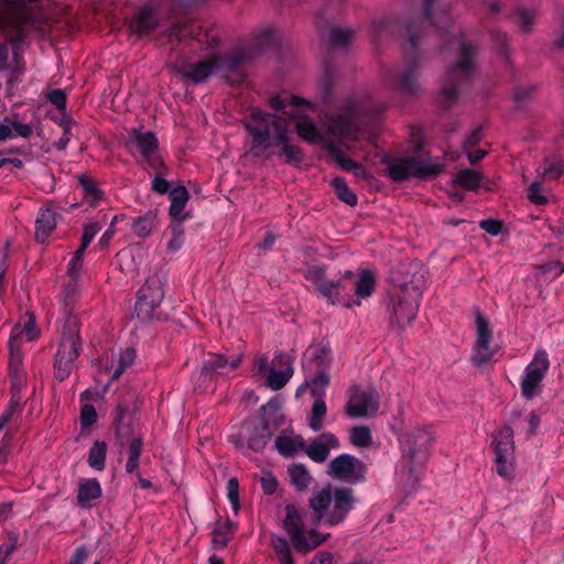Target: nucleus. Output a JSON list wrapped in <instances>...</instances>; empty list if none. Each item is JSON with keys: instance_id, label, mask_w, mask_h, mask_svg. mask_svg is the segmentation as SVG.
Masks as SVG:
<instances>
[{"instance_id": "1", "label": "nucleus", "mask_w": 564, "mask_h": 564, "mask_svg": "<svg viewBox=\"0 0 564 564\" xmlns=\"http://www.w3.org/2000/svg\"><path fill=\"white\" fill-rule=\"evenodd\" d=\"M436 0H423V12L420 19H412L404 25V35L406 41L403 44L405 67L403 70L397 68L387 69L383 78L387 85L392 89L403 94H416L420 89L417 84V72L420 65V43L421 36L426 28H438L433 14V7ZM444 24L440 29H445L448 23V15H442Z\"/></svg>"}, {"instance_id": "2", "label": "nucleus", "mask_w": 564, "mask_h": 564, "mask_svg": "<svg viewBox=\"0 0 564 564\" xmlns=\"http://www.w3.org/2000/svg\"><path fill=\"white\" fill-rule=\"evenodd\" d=\"M386 106L368 95L348 97L343 107L327 117L328 131L350 141L367 139L373 142Z\"/></svg>"}, {"instance_id": "3", "label": "nucleus", "mask_w": 564, "mask_h": 564, "mask_svg": "<svg viewBox=\"0 0 564 564\" xmlns=\"http://www.w3.org/2000/svg\"><path fill=\"white\" fill-rule=\"evenodd\" d=\"M290 119L264 112L259 108L252 109L245 123L246 130L252 137V154L261 156L271 147L272 135L274 145L280 148V154L285 156V163H302L304 156L301 149L290 143Z\"/></svg>"}, {"instance_id": "4", "label": "nucleus", "mask_w": 564, "mask_h": 564, "mask_svg": "<svg viewBox=\"0 0 564 564\" xmlns=\"http://www.w3.org/2000/svg\"><path fill=\"white\" fill-rule=\"evenodd\" d=\"M40 0H0V32L11 44L15 67L11 70L8 84L20 82L23 70L20 68L19 53L20 44L29 34L31 13L28 3H35Z\"/></svg>"}, {"instance_id": "5", "label": "nucleus", "mask_w": 564, "mask_h": 564, "mask_svg": "<svg viewBox=\"0 0 564 564\" xmlns=\"http://www.w3.org/2000/svg\"><path fill=\"white\" fill-rule=\"evenodd\" d=\"M449 46L458 47L459 58L446 69L442 84L446 108L452 107L457 100L458 91L471 83L477 55V46L468 42L462 32L449 34L447 43L442 48L446 50Z\"/></svg>"}, {"instance_id": "6", "label": "nucleus", "mask_w": 564, "mask_h": 564, "mask_svg": "<svg viewBox=\"0 0 564 564\" xmlns=\"http://www.w3.org/2000/svg\"><path fill=\"white\" fill-rule=\"evenodd\" d=\"M205 0H170L166 4L167 19L170 26L166 35L170 41L180 42L195 40L204 44L207 50H214L219 46L220 40L214 29H203L200 25L188 19L189 11L203 3Z\"/></svg>"}, {"instance_id": "7", "label": "nucleus", "mask_w": 564, "mask_h": 564, "mask_svg": "<svg viewBox=\"0 0 564 564\" xmlns=\"http://www.w3.org/2000/svg\"><path fill=\"white\" fill-rule=\"evenodd\" d=\"M355 502L356 499L351 488H333L330 484L313 492L308 500L315 519L328 527L338 525L344 522L348 513L354 509Z\"/></svg>"}, {"instance_id": "8", "label": "nucleus", "mask_w": 564, "mask_h": 564, "mask_svg": "<svg viewBox=\"0 0 564 564\" xmlns=\"http://www.w3.org/2000/svg\"><path fill=\"white\" fill-rule=\"evenodd\" d=\"M433 441L432 432L423 427H414L399 438L402 453L399 469L406 475L409 485L415 486L420 481V468L427 460Z\"/></svg>"}, {"instance_id": "9", "label": "nucleus", "mask_w": 564, "mask_h": 564, "mask_svg": "<svg viewBox=\"0 0 564 564\" xmlns=\"http://www.w3.org/2000/svg\"><path fill=\"white\" fill-rule=\"evenodd\" d=\"M423 143L415 142L412 145V155L398 158L386 156L382 163L387 167L388 176L393 182H403L411 177L427 180L436 177L443 172L440 163H430L422 153Z\"/></svg>"}, {"instance_id": "10", "label": "nucleus", "mask_w": 564, "mask_h": 564, "mask_svg": "<svg viewBox=\"0 0 564 564\" xmlns=\"http://www.w3.org/2000/svg\"><path fill=\"white\" fill-rule=\"evenodd\" d=\"M422 295L421 288L414 282L403 283L388 293V314L391 328L401 330L414 321Z\"/></svg>"}, {"instance_id": "11", "label": "nucleus", "mask_w": 564, "mask_h": 564, "mask_svg": "<svg viewBox=\"0 0 564 564\" xmlns=\"http://www.w3.org/2000/svg\"><path fill=\"white\" fill-rule=\"evenodd\" d=\"M354 39L355 31L352 29L332 26L328 32L329 56L324 61V72L317 87L318 97L325 106H330L335 100L334 86L337 79V69L330 54L337 50L346 52Z\"/></svg>"}, {"instance_id": "12", "label": "nucleus", "mask_w": 564, "mask_h": 564, "mask_svg": "<svg viewBox=\"0 0 564 564\" xmlns=\"http://www.w3.org/2000/svg\"><path fill=\"white\" fill-rule=\"evenodd\" d=\"M304 509H299L292 503L285 506L283 529L286 531L290 542L295 551L306 554L318 547L327 535H322L315 529L305 530Z\"/></svg>"}, {"instance_id": "13", "label": "nucleus", "mask_w": 564, "mask_h": 564, "mask_svg": "<svg viewBox=\"0 0 564 564\" xmlns=\"http://www.w3.org/2000/svg\"><path fill=\"white\" fill-rule=\"evenodd\" d=\"M303 276L312 283L318 296L325 299L329 305H336L340 301V294L347 291V281L354 280L355 273L346 270L338 279H328L325 264H311L304 270Z\"/></svg>"}, {"instance_id": "14", "label": "nucleus", "mask_w": 564, "mask_h": 564, "mask_svg": "<svg viewBox=\"0 0 564 564\" xmlns=\"http://www.w3.org/2000/svg\"><path fill=\"white\" fill-rule=\"evenodd\" d=\"M164 299L163 282L160 276L152 275L147 279L145 283L138 291L134 313L141 322H150L152 319L162 321L159 310Z\"/></svg>"}, {"instance_id": "15", "label": "nucleus", "mask_w": 564, "mask_h": 564, "mask_svg": "<svg viewBox=\"0 0 564 564\" xmlns=\"http://www.w3.org/2000/svg\"><path fill=\"white\" fill-rule=\"evenodd\" d=\"M278 402L270 400L260 408V414L248 435V447L256 453L262 452L278 429Z\"/></svg>"}, {"instance_id": "16", "label": "nucleus", "mask_w": 564, "mask_h": 564, "mask_svg": "<svg viewBox=\"0 0 564 564\" xmlns=\"http://www.w3.org/2000/svg\"><path fill=\"white\" fill-rule=\"evenodd\" d=\"M243 354L229 358L223 354L208 352L202 362L199 380L210 382L218 377L228 376L229 372L235 371L240 366Z\"/></svg>"}, {"instance_id": "17", "label": "nucleus", "mask_w": 564, "mask_h": 564, "mask_svg": "<svg viewBox=\"0 0 564 564\" xmlns=\"http://www.w3.org/2000/svg\"><path fill=\"white\" fill-rule=\"evenodd\" d=\"M116 445L119 447L120 454L127 455L124 469L127 474H134L139 470L141 455L143 452V438L140 435H131L128 429L118 426L116 429Z\"/></svg>"}, {"instance_id": "18", "label": "nucleus", "mask_w": 564, "mask_h": 564, "mask_svg": "<svg viewBox=\"0 0 564 564\" xmlns=\"http://www.w3.org/2000/svg\"><path fill=\"white\" fill-rule=\"evenodd\" d=\"M549 368L547 352L543 349L536 350L532 361L525 367L524 376L521 380V392L527 400L534 397L535 390L543 381Z\"/></svg>"}, {"instance_id": "19", "label": "nucleus", "mask_w": 564, "mask_h": 564, "mask_svg": "<svg viewBox=\"0 0 564 564\" xmlns=\"http://www.w3.org/2000/svg\"><path fill=\"white\" fill-rule=\"evenodd\" d=\"M330 475L334 478L358 484L365 480L366 464L350 454H340L329 464Z\"/></svg>"}, {"instance_id": "20", "label": "nucleus", "mask_w": 564, "mask_h": 564, "mask_svg": "<svg viewBox=\"0 0 564 564\" xmlns=\"http://www.w3.org/2000/svg\"><path fill=\"white\" fill-rule=\"evenodd\" d=\"M476 328L477 338L475 341L474 354L471 360L475 366H482L491 360L494 351L490 349L492 340V330L486 316L480 310L476 311Z\"/></svg>"}, {"instance_id": "21", "label": "nucleus", "mask_w": 564, "mask_h": 564, "mask_svg": "<svg viewBox=\"0 0 564 564\" xmlns=\"http://www.w3.org/2000/svg\"><path fill=\"white\" fill-rule=\"evenodd\" d=\"M379 409L377 392L369 389L354 387L347 403V413L351 417H362L376 413Z\"/></svg>"}, {"instance_id": "22", "label": "nucleus", "mask_w": 564, "mask_h": 564, "mask_svg": "<svg viewBox=\"0 0 564 564\" xmlns=\"http://www.w3.org/2000/svg\"><path fill=\"white\" fill-rule=\"evenodd\" d=\"M130 141L151 169L160 170L164 166L163 160L158 154L159 141L153 132L133 131Z\"/></svg>"}, {"instance_id": "23", "label": "nucleus", "mask_w": 564, "mask_h": 564, "mask_svg": "<svg viewBox=\"0 0 564 564\" xmlns=\"http://www.w3.org/2000/svg\"><path fill=\"white\" fill-rule=\"evenodd\" d=\"M80 346L69 341H59L54 357V378L59 382L65 381L72 373L74 361L79 357Z\"/></svg>"}, {"instance_id": "24", "label": "nucleus", "mask_w": 564, "mask_h": 564, "mask_svg": "<svg viewBox=\"0 0 564 564\" xmlns=\"http://www.w3.org/2000/svg\"><path fill=\"white\" fill-rule=\"evenodd\" d=\"M251 57V52L242 47L234 48L224 55H213L216 72L225 73L227 82H229V75H237L240 79L242 77L240 68Z\"/></svg>"}, {"instance_id": "25", "label": "nucleus", "mask_w": 564, "mask_h": 564, "mask_svg": "<svg viewBox=\"0 0 564 564\" xmlns=\"http://www.w3.org/2000/svg\"><path fill=\"white\" fill-rule=\"evenodd\" d=\"M123 7L124 3L119 0H82L79 11L83 14L91 13L95 19L111 22L122 13Z\"/></svg>"}, {"instance_id": "26", "label": "nucleus", "mask_w": 564, "mask_h": 564, "mask_svg": "<svg viewBox=\"0 0 564 564\" xmlns=\"http://www.w3.org/2000/svg\"><path fill=\"white\" fill-rule=\"evenodd\" d=\"M178 73L186 82L192 84H202L206 82L212 74L216 73V65L213 55L205 59L186 63Z\"/></svg>"}, {"instance_id": "27", "label": "nucleus", "mask_w": 564, "mask_h": 564, "mask_svg": "<svg viewBox=\"0 0 564 564\" xmlns=\"http://www.w3.org/2000/svg\"><path fill=\"white\" fill-rule=\"evenodd\" d=\"M158 26L156 11L148 4L140 8L129 22L130 31L139 36L152 33Z\"/></svg>"}, {"instance_id": "28", "label": "nucleus", "mask_w": 564, "mask_h": 564, "mask_svg": "<svg viewBox=\"0 0 564 564\" xmlns=\"http://www.w3.org/2000/svg\"><path fill=\"white\" fill-rule=\"evenodd\" d=\"M339 442L332 433H323L319 438L312 440V442L302 448L306 455L315 463H324L329 456L330 448H337Z\"/></svg>"}, {"instance_id": "29", "label": "nucleus", "mask_w": 564, "mask_h": 564, "mask_svg": "<svg viewBox=\"0 0 564 564\" xmlns=\"http://www.w3.org/2000/svg\"><path fill=\"white\" fill-rule=\"evenodd\" d=\"M48 11L50 12L45 17L47 21H51L52 23L63 22L68 32H75L78 30L79 21L77 14L74 13L72 6L54 2L51 4Z\"/></svg>"}, {"instance_id": "30", "label": "nucleus", "mask_w": 564, "mask_h": 564, "mask_svg": "<svg viewBox=\"0 0 564 564\" xmlns=\"http://www.w3.org/2000/svg\"><path fill=\"white\" fill-rule=\"evenodd\" d=\"M330 348L327 346L317 345L311 347L308 355L302 362L304 373L313 370L328 371L330 367Z\"/></svg>"}, {"instance_id": "31", "label": "nucleus", "mask_w": 564, "mask_h": 564, "mask_svg": "<svg viewBox=\"0 0 564 564\" xmlns=\"http://www.w3.org/2000/svg\"><path fill=\"white\" fill-rule=\"evenodd\" d=\"M9 348V372L13 389H20L22 384V365L24 352L22 345L18 341L8 340Z\"/></svg>"}, {"instance_id": "32", "label": "nucleus", "mask_w": 564, "mask_h": 564, "mask_svg": "<svg viewBox=\"0 0 564 564\" xmlns=\"http://www.w3.org/2000/svg\"><path fill=\"white\" fill-rule=\"evenodd\" d=\"M171 205L169 214L172 221H184L188 218V214H183L185 206L189 200V193L184 185L173 187L169 194Z\"/></svg>"}, {"instance_id": "33", "label": "nucleus", "mask_w": 564, "mask_h": 564, "mask_svg": "<svg viewBox=\"0 0 564 564\" xmlns=\"http://www.w3.org/2000/svg\"><path fill=\"white\" fill-rule=\"evenodd\" d=\"M56 213L51 206L42 207L35 219L36 240L44 243L56 227Z\"/></svg>"}, {"instance_id": "34", "label": "nucleus", "mask_w": 564, "mask_h": 564, "mask_svg": "<svg viewBox=\"0 0 564 564\" xmlns=\"http://www.w3.org/2000/svg\"><path fill=\"white\" fill-rule=\"evenodd\" d=\"M513 431L510 426H503L497 435L494 436L492 446L495 453V462L500 463L513 452Z\"/></svg>"}, {"instance_id": "35", "label": "nucleus", "mask_w": 564, "mask_h": 564, "mask_svg": "<svg viewBox=\"0 0 564 564\" xmlns=\"http://www.w3.org/2000/svg\"><path fill=\"white\" fill-rule=\"evenodd\" d=\"M280 42V34L275 29L265 28L254 33L252 39L251 56L267 50L276 48Z\"/></svg>"}, {"instance_id": "36", "label": "nucleus", "mask_w": 564, "mask_h": 564, "mask_svg": "<svg viewBox=\"0 0 564 564\" xmlns=\"http://www.w3.org/2000/svg\"><path fill=\"white\" fill-rule=\"evenodd\" d=\"M102 495V489L96 478L83 480L78 486L77 502L82 508H90L93 501L99 499Z\"/></svg>"}, {"instance_id": "37", "label": "nucleus", "mask_w": 564, "mask_h": 564, "mask_svg": "<svg viewBox=\"0 0 564 564\" xmlns=\"http://www.w3.org/2000/svg\"><path fill=\"white\" fill-rule=\"evenodd\" d=\"M78 185L82 189L83 198L89 204V207L95 208L104 199L105 193L98 187L94 178L87 175H79Z\"/></svg>"}, {"instance_id": "38", "label": "nucleus", "mask_w": 564, "mask_h": 564, "mask_svg": "<svg viewBox=\"0 0 564 564\" xmlns=\"http://www.w3.org/2000/svg\"><path fill=\"white\" fill-rule=\"evenodd\" d=\"M330 382L328 371L313 370L305 373V386L310 388L314 398H324L325 390Z\"/></svg>"}, {"instance_id": "39", "label": "nucleus", "mask_w": 564, "mask_h": 564, "mask_svg": "<svg viewBox=\"0 0 564 564\" xmlns=\"http://www.w3.org/2000/svg\"><path fill=\"white\" fill-rule=\"evenodd\" d=\"M159 226L156 210H149L144 215L138 216L132 221V231L140 238L149 237Z\"/></svg>"}, {"instance_id": "40", "label": "nucleus", "mask_w": 564, "mask_h": 564, "mask_svg": "<svg viewBox=\"0 0 564 564\" xmlns=\"http://www.w3.org/2000/svg\"><path fill=\"white\" fill-rule=\"evenodd\" d=\"M350 282L358 299H367L376 290V276L370 270H361L358 278L355 276Z\"/></svg>"}, {"instance_id": "41", "label": "nucleus", "mask_w": 564, "mask_h": 564, "mask_svg": "<svg viewBox=\"0 0 564 564\" xmlns=\"http://www.w3.org/2000/svg\"><path fill=\"white\" fill-rule=\"evenodd\" d=\"M26 337L28 341H34L39 338L40 332L35 325V318L33 315L29 317V319L24 323L23 326L17 324L12 327L9 336V340L18 341L20 345H23V337Z\"/></svg>"}, {"instance_id": "42", "label": "nucleus", "mask_w": 564, "mask_h": 564, "mask_svg": "<svg viewBox=\"0 0 564 564\" xmlns=\"http://www.w3.org/2000/svg\"><path fill=\"white\" fill-rule=\"evenodd\" d=\"M288 474L290 476L291 485H293L297 491H305L312 481L310 471L300 463L289 466Z\"/></svg>"}, {"instance_id": "43", "label": "nucleus", "mask_w": 564, "mask_h": 564, "mask_svg": "<svg viewBox=\"0 0 564 564\" xmlns=\"http://www.w3.org/2000/svg\"><path fill=\"white\" fill-rule=\"evenodd\" d=\"M65 315L63 328H62V337L59 341H69L75 346H80V336H79V325L77 317L73 314V311L69 313H63Z\"/></svg>"}, {"instance_id": "44", "label": "nucleus", "mask_w": 564, "mask_h": 564, "mask_svg": "<svg viewBox=\"0 0 564 564\" xmlns=\"http://www.w3.org/2000/svg\"><path fill=\"white\" fill-rule=\"evenodd\" d=\"M275 448L282 456L291 457L299 448H305V440L300 435L295 437L279 435L275 438Z\"/></svg>"}, {"instance_id": "45", "label": "nucleus", "mask_w": 564, "mask_h": 564, "mask_svg": "<svg viewBox=\"0 0 564 564\" xmlns=\"http://www.w3.org/2000/svg\"><path fill=\"white\" fill-rule=\"evenodd\" d=\"M107 444L105 441H95L89 448L87 463L89 467L95 470L101 471L106 467Z\"/></svg>"}, {"instance_id": "46", "label": "nucleus", "mask_w": 564, "mask_h": 564, "mask_svg": "<svg viewBox=\"0 0 564 564\" xmlns=\"http://www.w3.org/2000/svg\"><path fill=\"white\" fill-rule=\"evenodd\" d=\"M270 545L278 557L279 564H294L292 550L285 538L272 534Z\"/></svg>"}, {"instance_id": "47", "label": "nucleus", "mask_w": 564, "mask_h": 564, "mask_svg": "<svg viewBox=\"0 0 564 564\" xmlns=\"http://www.w3.org/2000/svg\"><path fill=\"white\" fill-rule=\"evenodd\" d=\"M330 186L339 200L351 207L358 204L357 195L348 187L344 177H334L330 182Z\"/></svg>"}, {"instance_id": "48", "label": "nucleus", "mask_w": 564, "mask_h": 564, "mask_svg": "<svg viewBox=\"0 0 564 564\" xmlns=\"http://www.w3.org/2000/svg\"><path fill=\"white\" fill-rule=\"evenodd\" d=\"M78 295V282L75 279H70L63 285L62 293L59 295V302L62 304L63 313H69L74 310L75 303Z\"/></svg>"}, {"instance_id": "49", "label": "nucleus", "mask_w": 564, "mask_h": 564, "mask_svg": "<svg viewBox=\"0 0 564 564\" xmlns=\"http://www.w3.org/2000/svg\"><path fill=\"white\" fill-rule=\"evenodd\" d=\"M481 178L482 176L478 172L470 169H464L456 174L454 184L468 191H475L479 187Z\"/></svg>"}, {"instance_id": "50", "label": "nucleus", "mask_w": 564, "mask_h": 564, "mask_svg": "<svg viewBox=\"0 0 564 564\" xmlns=\"http://www.w3.org/2000/svg\"><path fill=\"white\" fill-rule=\"evenodd\" d=\"M295 128L299 137L308 143H316L321 139V134L316 124L308 118L296 122Z\"/></svg>"}, {"instance_id": "51", "label": "nucleus", "mask_w": 564, "mask_h": 564, "mask_svg": "<svg viewBox=\"0 0 564 564\" xmlns=\"http://www.w3.org/2000/svg\"><path fill=\"white\" fill-rule=\"evenodd\" d=\"M325 150L330 159L338 164L344 171L350 172L356 161L345 156L340 148L333 141L325 144Z\"/></svg>"}, {"instance_id": "52", "label": "nucleus", "mask_w": 564, "mask_h": 564, "mask_svg": "<svg viewBox=\"0 0 564 564\" xmlns=\"http://www.w3.org/2000/svg\"><path fill=\"white\" fill-rule=\"evenodd\" d=\"M327 412V406L324 398H315V401L312 405L311 415L308 417L310 427L317 432L322 430L323 419Z\"/></svg>"}, {"instance_id": "53", "label": "nucleus", "mask_w": 564, "mask_h": 564, "mask_svg": "<svg viewBox=\"0 0 564 564\" xmlns=\"http://www.w3.org/2000/svg\"><path fill=\"white\" fill-rule=\"evenodd\" d=\"M370 32L375 40H378L386 34H393L395 32V22L392 18L372 20Z\"/></svg>"}, {"instance_id": "54", "label": "nucleus", "mask_w": 564, "mask_h": 564, "mask_svg": "<svg viewBox=\"0 0 564 564\" xmlns=\"http://www.w3.org/2000/svg\"><path fill=\"white\" fill-rule=\"evenodd\" d=\"M184 221H172L171 234L172 237L167 242V250L170 252L178 251L185 242V230L183 226Z\"/></svg>"}, {"instance_id": "55", "label": "nucleus", "mask_w": 564, "mask_h": 564, "mask_svg": "<svg viewBox=\"0 0 564 564\" xmlns=\"http://www.w3.org/2000/svg\"><path fill=\"white\" fill-rule=\"evenodd\" d=\"M74 123H75L74 120L68 115H66V113L62 115V117L58 121V126L63 129V134L55 143V147L57 150H59V151L66 150V148L70 141L72 127L74 126Z\"/></svg>"}, {"instance_id": "56", "label": "nucleus", "mask_w": 564, "mask_h": 564, "mask_svg": "<svg viewBox=\"0 0 564 564\" xmlns=\"http://www.w3.org/2000/svg\"><path fill=\"white\" fill-rule=\"evenodd\" d=\"M351 443L359 447H367L372 442L371 430L367 425L354 426L350 432Z\"/></svg>"}, {"instance_id": "57", "label": "nucleus", "mask_w": 564, "mask_h": 564, "mask_svg": "<svg viewBox=\"0 0 564 564\" xmlns=\"http://www.w3.org/2000/svg\"><path fill=\"white\" fill-rule=\"evenodd\" d=\"M292 373L271 368L268 373L267 384L273 391L281 390L292 378Z\"/></svg>"}, {"instance_id": "58", "label": "nucleus", "mask_w": 564, "mask_h": 564, "mask_svg": "<svg viewBox=\"0 0 564 564\" xmlns=\"http://www.w3.org/2000/svg\"><path fill=\"white\" fill-rule=\"evenodd\" d=\"M232 535L231 523L228 521L225 524H220L213 531V543L218 547H225Z\"/></svg>"}, {"instance_id": "59", "label": "nucleus", "mask_w": 564, "mask_h": 564, "mask_svg": "<svg viewBox=\"0 0 564 564\" xmlns=\"http://www.w3.org/2000/svg\"><path fill=\"white\" fill-rule=\"evenodd\" d=\"M19 536L14 532H10L8 541L0 545V563L7 564L12 553L18 547Z\"/></svg>"}, {"instance_id": "60", "label": "nucleus", "mask_w": 564, "mask_h": 564, "mask_svg": "<svg viewBox=\"0 0 564 564\" xmlns=\"http://www.w3.org/2000/svg\"><path fill=\"white\" fill-rule=\"evenodd\" d=\"M19 390L20 389H13V387H11L12 397L9 401L8 406L6 408V410L2 412V414L0 416V419H2V422L9 423L11 421L13 414L18 410H21Z\"/></svg>"}, {"instance_id": "61", "label": "nucleus", "mask_w": 564, "mask_h": 564, "mask_svg": "<svg viewBox=\"0 0 564 564\" xmlns=\"http://www.w3.org/2000/svg\"><path fill=\"white\" fill-rule=\"evenodd\" d=\"M534 12L527 8H519L517 10V22L523 32H530L534 24Z\"/></svg>"}, {"instance_id": "62", "label": "nucleus", "mask_w": 564, "mask_h": 564, "mask_svg": "<svg viewBox=\"0 0 564 564\" xmlns=\"http://www.w3.org/2000/svg\"><path fill=\"white\" fill-rule=\"evenodd\" d=\"M272 365L273 368H279L278 370L289 372L292 375L294 373L293 359L290 355L283 351L275 352L274 358L272 360Z\"/></svg>"}, {"instance_id": "63", "label": "nucleus", "mask_w": 564, "mask_h": 564, "mask_svg": "<svg viewBox=\"0 0 564 564\" xmlns=\"http://www.w3.org/2000/svg\"><path fill=\"white\" fill-rule=\"evenodd\" d=\"M227 498L232 509L237 512L239 510V481L237 478H230L226 485Z\"/></svg>"}, {"instance_id": "64", "label": "nucleus", "mask_w": 564, "mask_h": 564, "mask_svg": "<svg viewBox=\"0 0 564 564\" xmlns=\"http://www.w3.org/2000/svg\"><path fill=\"white\" fill-rule=\"evenodd\" d=\"M564 173L562 161L545 160L543 175L549 180H556Z\"/></svg>"}]
</instances>
